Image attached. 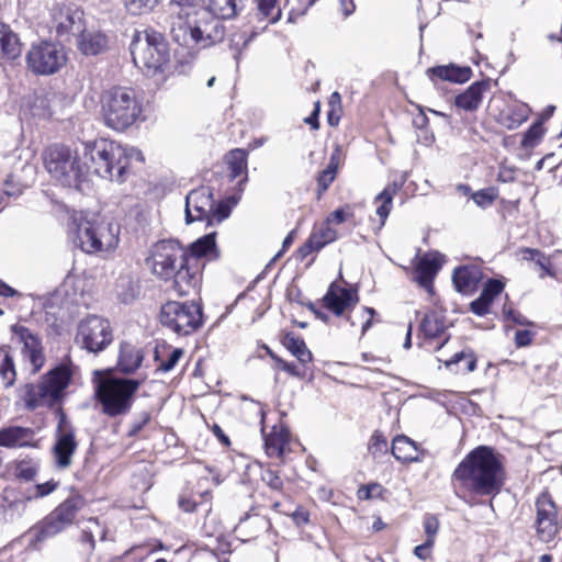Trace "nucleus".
<instances>
[{
	"mask_svg": "<svg viewBox=\"0 0 562 562\" xmlns=\"http://www.w3.org/2000/svg\"><path fill=\"white\" fill-rule=\"evenodd\" d=\"M357 302L358 294L356 291L342 288L335 282L329 285L323 297L324 306L337 316L342 315L347 308L356 305Z\"/></svg>",
	"mask_w": 562,
	"mask_h": 562,
	"instance_id": "6ab92c4d",
	"label": "nucleus"
},
{
	"mask_svg": "<svg viewBox=\"0 0 562 562\" xmlns=\"http://www.w3.org/2000/svg\"><path fill=\"white\" fill-rule=\"evenodd\" d=\"M529 114L530 109L527 104H515L507 113L502 114L501 123L507 130H516L528 120Z\"/></svg>",
	"mask_w": 562,
	"mask_h": 562,
	"instance_id": "a19ab883",
	"label": "nucleus"
},
{
	"mask_svg": "<svg viewBox=\"0 0 562 562\" xmlns=\"http://www.w3.org/2000/svg\"><path fill=\"white\" fill-rule=\"evenodd\" d=\"M277 364H278V368L288 372L289 374L293 375V376H301V372L297 370V367L292 363V362H288L279 357H272Z\"/></svg>",
	"mask_w": 562,
	"mask_h": 562,
	"instance_id": "774afa93",
	"label": "nucleus"
},
{
	"mask_svg": "<svg viewBox=\"0 0 562 562\" xmlns=\"http://www.w3.org/2000/svg\"><path fill=\"white\" fill-rule=\"evenodd\" d=\"M78 46L85 55H98L106 49L108 38L100 32H82Z\"/></svg>",
	"mask_w": 562,
	"mask_h": 562,
	"instance_id": "f704fd0d",
	"label": "nucleus"
},
{
	"mask_svg": "<svg viewBox=\"0 0 562 562\" xmlns=\"http://www.w3.org/2000/svg\"><path fill=\"white\" fill-rule=\"evenodd\" d=\"M262 481L274 491H280L283 486L281 477L271 470H267L262 473Z\"/></svg>",
	"mask_w": 562,
	"mask_h": 562,
	"instance_id": "4d7b16f0",
	"label": "nucleus"
},
{
	"mask_svg": "<svg viewBox=\"0 0 562 562\" xmlns=\"http://www.w3.org/2000/svg\"><path fill=\"white\" fill-rule=\"evenodd\" d=\"M482 277L483 273L480 267L475 265L461 266L454 269L452 281L458 292L469 293L477 286Z\"/></svg>",
	"mask_w": 562,
	"mask_h": 562,
	"instance_id": "393cba45",
	"label": "nucleus"
},
{
	"mask_svg": "<svg viewBox=\"0 0 562 562\" xmlns=\"http://www.w3.org/2000/svg\"><path fill=\"white\" fill-rule=\"evenodd\" d=\"M86 501L79 493H72L61 504H59L52 514L58 520H63L69 527L74 524L77 514L85 507Z\"/></svg>",
	"mask_w": 562,
	"mask_h": 562,
	"instance_id": "c85d7f7f",
	"label": "nucleus"
},
{
	"mask_svg": "<svg viewBox=\"0 0 562 562\" xmlns=\"http://www.w3.org/2000/svg\"><path fill=\"white\" fill-rule=\"evenodd\" d=\"M424 528L427 539L434 540L439 529V521L435 516H427L424 520Z\"/></svg>",
	"mask_w": 562,
	"mask_h": 562,
	"instance_id": "052dcab7",
	"label": "nucleus"
},
{
	"mask_svg": "<svg viewBox=\"0 0 562 562\" xmlns=\"http://www.w3.org/2000/svg\"><path fill=\"white\" fill-rule=\"evenodd\" d=\"M543 135L544 128L541 121L535 122L524 134L521 147L526 149L536 147L541 142Z\"/></svg>",
	"mask_w": 562,
	"mask_h": 562,
	"instance_id": "de8ad7c7",
	"label": "nucleus"
},
{
	"mask_svg": "<svg viewBox=\"0 0 562 562\" xmlns=\"http://www.w3.org/2000/svg\"><path fill=\"white\" fill-rule=\"evenodd\" d=\"M183 356V350L181 348H175L170 351L167 359H160V353L156 349L155 351V361H159V364L157 367V371L167 373L173 370V368L177 366L181 357Z\"/></svg>",
	"mask_w": 562,
	"mask_h": 562,
	"instance_id": "8fccbe9b",
	"label": "nucleus"
},
{
	"mask_svg": "<svg viewBox=\"0 0 562 562\" xmlns=\"http://www.w3.org/2000/svg\"><path fill=\"white\" fill-rule=\"evenodd\" d=\"M78 448L75 428L64 414H60L55 432L53 456L58 469H67L71 464L72 456Z\"/></svg>",
	"mask_w": 562,
	"mask_h": 562,
	"instance_id": "4468645a",
	"label": "nucleus"
},
{
	"mask_svg": "<svg viewBox=\"0 0 562 562\" xmlns=\"http://www.w3.org/2000/svg\"><path fill=\"white\" fill-rule=\"evenodd\" d=\"M241 191L243 189L240 188L239 193L229 195L221 200L217 204L213 202L212 211L206 218L207 226L221 224L224 220L229 217L233 207L236 206L240 200Z\"/></svg>",
	"mask_w": 562,
	"mask_h": 562,
	"instance_id": "473e14b6",
	"label": "nucleus"
},
{
	"mask_svg": "<svg viewBox=\"0 0 562 562\" xmlns=\"http://www.w3.org/2000/svg\"><path fill=\"white\" fill-rule=\"evenodd\" d=\"M471 198L477 206L485 209L493 204L496 194L493 193L492 189H484L472 193Z\"/></svg>",
	"mask_w": 562,
	"mask_h": 562,
	"instance_id": "5fc2aeb1",
	"label": "nucleus"
},
{
	"mask_svg": "<svg viewBox=\"0 0 562 562\" xmlns=\"http://www.w3.org/2000/svg\"><path fill=\"white\" fill-rule=\"evenodd\" d=\"M27 499L21 490L13 486L3 488L0 494V522H10L20 517Z\"/></svg>",
	"mask_w": 562,
	"mask_h": 562,
	"instance_id": "a211bd4d",
	"label": "nucleus"
},
{
	"mask_svg": "<svg viewBox=\"0 0 562 562\" xmlns=\"http://www.w3.org/2000/svg\"><path fill=\"white\" fill-rule=\"evenodd\" d=\"M349 210H350L349 206L335 210L334 212H331L328 215L326 223H328V224L329 223H335V224L344 223L349 216L352 215L351 212H348Z\"/></svg>",
	"mask_w": 562,
	"mask_h": 562,
	"instance_id": "bf43d9fd",
	"label": "nucleus"
},
{
	"mask_svg": "<svg viewBox=\"0 0 562 562\" xmlns=\"http://www.w3.org/2000/svg\"><path fill=\"white\" fill-rule=\"evenodd\" d=\"M57 486L58 482L49 480L45 483L36 484L33 487H27L25 491L22 492L24 493L25 498L29 502L49 495L57 488Z\"/></svg>",
	"mask_w": 562,
	"mask_h": 562,
	"instance_id": "09e8293b",
	"label": "nucleus"
},
{
	"mask_svg": "<svg viewBox=\"0 0 562 562\" xmlns=\"http://www.w3.org/2000/svg\"><path fill=\"white\" fill-rule=\"evenodd\" d=\"M392 454L396 460L405 463L420 460L416 442L404 435H398L393 439Z\"/></svg>",
	"mask_w": 562,
	"mask_h": 562,
	"instance_id": "7c9ffc66",
	"label": "nucleus"
},
{
	"mask_svg": "<svg viewBox=\"0 0 562 562\" xmlns=\"http://www.w3.org/2000/svg\"><path fill=\"white\" fill-rule=\"evenodd\" d=\"M419 329L425 338H437L446 329L445 317L438 312L430 311L422 318Z\"/></svg>",
	"mask_w": 562,
	"mask_h": 562,
	"instance_id": "e433bc0d",
	"label": "nucleus"
},
{
	"mask_svg": "<svg viewBox=\"0 0 562 562\" xmlns=\"http://www.w3.org/2000/svg\"><path fill=\"white\" fill-rule=\"evenodd\" d=\"M223 19L207 11L187 12L183 18H172L170 33L180 45L209 48L221 43L226 36Z\"/></svg>",
	"mask_w": 562,
	"mask_h": 562,
	"instance_id": "7ed1b4c3",
	"label": "nucleus"
},
{
	"mask_svg": "<svg viewBox=\"0 0 562 562\" xmlns=\"http://www.w3.org/2000/svg\"><path fill=\"white\" fill-rule=\"evenodd\" d=\"M82 13L71 8H63L55 15V29L59 37H64L74 31L81 32Z\"/></svg>",
	"mask_w": 562,
	"mask_h": 562,
	"instance_id": "cd10ccee",
	"label": "nucleus"
},
{
	"mask_svg": "<svg viewBox=\"0 0 562 562\" xmlns=\"http://www.w3.org/2000/svg\"><path fill=\"white\" fill-rule=\"evenodd\" d=\"M504 290V284L502 281L499 280H496V279H490L482 292H481V296L484 297V300L488 301L491 304L493 302V300L502 293V291Z\"/></svg>",
	"mask_w": 562,
	"mask_h": 562,
	"instance_id": "864d4df0",
	"label": "nucleus"
},
{
	"mask_svg": "<svg viewBox=\"0 0 562 562\" xmlns=\"http://www.w3.org/2000/svg\"><path fill=\"white\" fill-rule=\"evenodd\" d=\"M30 70L36 75L47 76L58 72L67 63L64 46L52 41L34 43L26 54Z\"/></svg>",
	"mask_w": 562,
	"mask_h": 562,
	"instance_id": "f8f14e48",
	"label": "nucleus"
},
{
	"mask_svg": "<svg viewBox=\"0 0 562 562\" xmlns=\"http://www.w3.org/2000/svg\"><path fill=\"white\" fill-rule=\"evenodd\" d=\"M533 334L530 330L522 329L515 333V344L517 347H527L531 344Z\"/></svg>",
	"mask_w": 562,
	"mask_h": 562,
	"instance_id": "69168bd1",
	"label": "nucleus"
},
{
	"mask_svg": "<svg viewBox=\"0 0 562 562\" xmlns=\"http://www.w3.org/2000/svg\"><path fill=\"white\" fill-rule=\"evenodd\" d=\"M187 252L173 239H164L153 245L150 255L146 259V265L151 273L160 280L169 281L175 274V270L187 261Z\"/></svg>",
	"mask_w": 562,
	"mask_h": 562,
	"instance_id": "9b49d317",
	"label": "nucleus"
},
{
	"mask_svg": "<svg viewBox=\"0 0 562 562\" xmlns=\"http://www.w3.org/2000/svg\"><path fill=\"white\" fill-rule=\"evenodd\" d=\"M442 256L439 252L425 254L418 261L414 280L427 291H431L434 279L442 267Z\"/></svg>",
	"mask_w": 562,
	"mask_h": 562,
	"instance_id": "aec40b11",
	"label": "nucleus"
},
{
	"mask_svg": "<svg viewBox=\"0 0 562 562\" xmlns=\"http://www.w3.org/2000/svg\"><path fill=\"white\" fill-rule=\"evenodd\" d=\"M226 162L229 169V178L235 180L243 176L239 181L241 187L248 179L247 177V151L240 148L231 150L226 156Z\"/></svg>",
	"mask_w": 562,
	"mask_h": 562,
	"instance_id": "72a5a7b5",
	"label": "nucleus"
},
{
	"mask_svg": "<svg viewBox=\"0 0 562 562\" xmlns=\"http://www.w3.org/2000/svg\"><path fill=\"white\" fill-rule=\"evenodd\" d=\"M31 435L29 428L19 426H11L0 430V446L2 447H16L24 446Z\"/></svg>",
	"mask_w": 562,
	"mask_h": 562,
	"instance_id": "ea45409f",
	"label": "nucleus"
},
{
	"mask_svg": "<svg viewBox=\"0 0 562 562\" xmlns=\"http://www.w3.org/2000/svg\"><path fill=\"white\" fill-rule=\"evenodd\" d=\"M434 542L435 540L427 539L423 544L415 547L414 554L420 560L428 559L430 549L434 547Z\"/></svg>",
	"mask_w": 562,
	"mask_h": 562,
	"instance_id": "338daca9",
	"label": "nucleus"
},
{
	"mask_svg": "<svg viewBox=\"0 0 562 562\" xmlns=\"http://www.w3.org/2000/svg\"><path fill=\"white\" fill-rule=\"evenodd\" d=\"M124 7L132 15H144L150 13L160 0H123Z\"/></svg>",
	"mask_w": 562,
	"mask_h": 562,
	"instance_id": "a18cd8bd",
	"label": "nucleus"
},
{
	"mask_svg": "<svg viewBox=\"0 0 562 562\" xmlns=\"http://www.w3.org/2000/svg\"><path fill=\"white\" fill-rule=\"evenodd\" d=\"M67 528H69L67 524L63 520H58V518L54 517L50 513L29 530V537L32 544L36 546L37 543L44 542L59 535Z\"/></svg>",
	"mask_w": 562,
	"mask_h": 562,
	"instance_id": "4be33fe9",
	"label": "nucleus"
},
{
	"mask_svg": "<svg viewBox=\"0 0 562 562\" xmlns=\"http://www.w3.org/2000/svg\"><path fill=\"white\" fill-rule=\"evenodd\" d=\"M151 415L150 413L143 411L136 414L131 422L127 436L135 437L138 432L150 422Z\"/></svg>",
	"mask_w": 562,
	"mask_h": 562,
	"instance_id": "603ef678",
	"label": "nucleus"
},
{
	"mask_svg": "<svg viewBox=\"0 0 562 562\" xmlns=\"http://www.w3.org/2000/svg\"><path fill=\"white\" fill-rule=\"evenodd\" d=\"M504 316L507 321H512L513 323L515 324H518V325H522V326H527V325H530L531 323L524 316L521 315L518 311H515L513 308H506L504 307Z\"/></svg>",
	"mask_w": 562,
	"mask_h": 562,
	"instance_id": "0e129e2a",
	"label": "nucleus"
},
{
	"mask_svg": "<svg viewBox=\"0 0 562 562\" xmlns=\"http://www.w3.org/2000/svg\"><path fill=\"white\" fill-rule=\"evenodd\" d=\"M171 288L179 296L189 295L199 283V274L196 270H191L189 267V258L184 265H180L171 280Z\"/></svg>",
	"mask_w": 562,
	"mask_h": 562,
	"instance_id": "b1692460",
	"label": "nucleus"
},
{
	"mask_svg": "<svg viewBox=\"0 0 562 562\" xmlns=\"http://www.w3.org/2000/svg\"><path fill=\"white\" fill-rule=\"evenodd\" d=\"M453 484L480 496L497 495L506 480L505 457L490 446H477L454 469Z\"/></svg>",
	"mask_w": 562,
	"mask_h": 562,
	"instance_id": "f03ea898",
	"label": "nucleus"
},
{
	"mask_svg": "<svg viewBox=\"0 0 562 562\" xmlns=\"http://www.w3.org/2000/svg\"><path fill=\"white\" fill-rule=\"evenodd\" d=\"M11 330L14 334L16 341L22 345L21 353L23 359L29 361L31 372H38L45 362L43 346L40 338L22 325L15 324L11 327Z\"/></svg>",
	"mask_w": 562,
	"mask_h": 562,
	"instance_id": "dca6fc26",
	"label": "nucleus"
},
{
	"mask_svg": "<svg viewBox=\"0 0 562 562\" xmlns=\"http://www.w3.org/2000/svg\"><path fill=\"white\" fill-rule=\"evenodd\" d=\"M289 442V434L286 430L273 427L271 432L265 437V449L269 457L281 458L284 448Z\"/></svg>",
	"mask_w": 562,
	"mask_h": 562,
	"instance_id": "c9c22d12",
	"label": "nucleus"
},
{
	"mask_svg": "<svg viewBox=\"0 0 562 562\" xmlns=\"http://www.w3.org/2000/svg\"><path fill=\"white\" fill-rule=\"evenodd\" d=\"M196 8H205V0H171L170 1V10L172 14H177L176 18H179L181 14L183 18L187 12L194 13L196 12Z\"/></svg>",
	"mask_w": 562,
	"mask_h": 562,
	"instance_id": "49530a36",
	"label": "nucleus"
},
{
	"mask_svg": "<svg viewBox=\"0 0 562 562\" xmlns=\"http://www.w3.org/2000/svg\"><path fill=\"white\" fill-rule=\"evenodd\" d=\"M311 237L312 244H316V248L322 249L327 244L336 240L337 232L328 223H324L312 233Z\"/></svg>",
	"mask_w": 562,
	"mask_h": 562,
	"instance_id": "c03bdc74",
	"label": "nucleus"
},
{
	"mask_svg": "<svg viewBox=\"0 0 562 562\" xmlns=\"http://www.w3.org/2000/svg\"><path fill=\"white\" fill-rule=\"evenodd\" d=\"M284 347L294 356L301 364L312 361V352L307 349L305 341L294 334H286L283 339Z\"/></svg>",
	"mask_w": 562,
	"mask_h": 562,
	"instance_id": "58836bf2",
	"label": "nucleus"
},
{
	"mask_svg": "<svg viewBox=\"0 0 562 562\" xmlns=\"http://www.w3.org/2000/svg\"><path fill=\"white\" fill-rule=\"evenodd\" d=\"M71 378L70 363L61 362L46 372L40 383H26L20 386L16 391L18 397L30 411L40 406L53 407L63 398Z\"/></svg>",
	"mask_w": 562,
	"mask_h": 562,
	"instance_id": "39448f33",
	"label": "nucleus"
},
{
	"mask_svg": "<svg viewBox=\"0 0 562 562\" xmlns=\"http://www.w3.org/2000/svg\"><path fill=\"white\" fill-rule=\"evenodd\" d=\"M428 77L434 80L435 78L450 81L453 83H463L470 80L472 69L468 66H457L453 64L447 66H436L427 69Z\"/></svg>",
	"mask_w": 562,
	"mask_h": 562,
	"instance_id": "a878e982",
	"label": "nucleus"
},
{
	"mask_svg": "<svg viewBox=\"0 0 562 562\" xmlns=\"http://www.w3.org/2000/svg\"><path fill=\"white\" fill-rule=\"evenodd\" d=\"M190 250L193 257L200 258L204 256L217 257V249L215 243V233H209L201 238L193 241L190 246Z\"/></svg>",
	"mask_w": 562,
	"mask_h": 562,
	"instance_id": "79ce46f5",
	"label": "nucleus"
},
{
	"mask_svg": "<svg viewBox=\"0 0 562 562\" xmlns=\"http://www.w3.org/2000/svg\"><path fill=\"white\" fill-rule=\"evenodd\" d=\"M491 87L490 80L483 79L473 82L462 93H459L454 98V105L467 112L476 111L483 99L484 92Z\"/></svg>",
	"mask_w": 562,
	"mask_h": 562,
	"instance_id": "412c9836",
	"label": "nucleus"
},
{
	"mask_svg": "<svg viewBox=\"0 0 562 562\" xmlns=\"http://www.w3.org/2000/svg\"><path fill=\"white\" fill-rule=\"evenodd\" d=\"M381 491H382L381 485H379V484H369V485L362 486L358 491V496L361 499H369V498H372L374 496L380 495Z\"/></svg>",
	"mask_w": 562,
	"mask_h": 562,
	"instance_id": "e2e57ef3",
	"label": "nucleus"
},
{
	"mask_svg": "<svg viewBox=\"0 0 562 562\" xmlns=\"http://www.w3.org/2000/svg\"><path fill=\"white\" fill-rule=\"evenodd\" d=\"M245 0H205L203 11L221 19H232L244 8Z\"/></svg>",
	"mask_w": 562,
	"mask_h": 562,
	"instance_id": "2f4dec72",
	"label": "nucleus"
},
{
	"mask_svg": "<svg viewBox=\"0 0 562 562\" xmlns=\"http://www.w3.org/2000/svg\"><path fill=\"white\" fill-rule=\"evenodd\" d=\"M144 360V353L142 349L123 342L120 347V353L117 359V370L124 374H131L135 372Z\"/></svg>",
	"mask_w": 562,
	"mask_h": 562,
	"instance_id": "bb28decb",
	"label": "nucleus"
},
{
	"mask_svg": "<svg viewBox=\"0 0 562 562\" xmlns=\"http://www.w3.org/2000/svg\"><path fill=\"white\" fill-rule=\"evenodd\" d=\"M112 329L108 319L91 315L80 322L76 341L89 352H100L112 341Z\"/></svg>",
	"mask_w": 562,
	"mask_h": 562,
	"instance_id": "ddd939ff",
	"label": "nucleus"
},
{
	"mask_svg": "<svg viewBox=\"0 0 562 562\" xmlns=\"http://www.w3.org/2000/svg\"><path fill=\"white\" fill-rule=\"evenodd\" d=\"M0 379L5 387H10L16 380L13 359L7 348H0Z\"/></svg>",
	"mask_w": 562,
	"mask_h": 562,
	"instance_id": "37998d69",
	"label": "nucleus"
},
{
	"mask_svg": "<svg viewBox=\"0 0 562 562\" xmlns=\"http://www.w3.org/2000/svg\"><path fill=\"white\" fill-rule=\"evenodd\" d=\"M536 530L542 542H550L559 531L558 509L548 492H542L536 501Z\"/></svg>",
	"mask_w": 562,
	"mask_h": 562,
	"instance_id": "2eb2a0df",
	"label": "nucleus"
},
{
	"mask_svg": "<svg viewBox=\"0 0 562 562\" xmlns=\"http://www.w3.org/2000/svg\"><path fill=\"white\" fill-rule=\"evenodd\" d=\"M160 323L178 335H190L202 326V308L194 301H169L161 306Z\"/></svg>",
	"mask_w": 562,
	"mask_h": 562,
	"instance_id": "9d476101",
	"label": "nucleus"
},
{
	"mask_svg": "<svg viewBox=\"0 0 562 562\" xmlns=\"http://www.w3.org/2000/svg\"><path fill=\"white\" fill-rule=\"evenodd\" d=\"M256 3L257 10L248 15L247 22L229 34V49L237 63L249 43L281 18L277 0H256Z\"/></svg>",
	"mask_w": 562,
	"mask_h": 562,
	"instance_id": "1a4fd4ad",
	"label": "nucleus"
},
{
	"mask_svg": "<svg viewBox=\"0 0 562 562\" xmlns=\"http://www.w3.org/2000/svg\"><path fill=\"white\" fill-rule=\"evenodd\" d=\"M22 45L18 35L0 22V54L3 59L14 60L21 56Z\"/></svg>",
	"mask_w": 562,
	"mask_h": 562,
	"instance_id": "c756f323",
	"label": "nucleus"
},
{
	"mask_svg": "<svg viewBox=\"0 0 562 562\" xmlns=\"http://www.w3.org/2000/svg\"><path fill=\"white\" fill-rule=\"evenodd\" d=\"M337 172L324 169L317 177L318 193L325 192L336 178Z\"/></svg>",
	"mask_w": 562,
	"mask_h": 562,
	"instance_id": "6e6d98bb",
	"label": "nucleus"
},
{
	"mask_svg": "<svg viewBox=\"0 0 562 562\" xmlns=\"http://www.w3.org/2000/svg\"><path fill=\"white\" fill-rule=\"evenodd\" d=\"M37 474V468L27 461H21L15 465L14 475L16 479L30 482L35 479Z\"/></svg>",
	"mask_w": 562,
	"mask_h": 562,
	"instance_id": "3c124183",
	"label": "nucleus"
},
{
	"mask_svg": "<svg viewBox=\"0 0 562 562\" xmlns=\"http://www.w3.org/2000/svg\"><path fill=\"white\" fill-rule=\"evenodd\" d=\"M136 67L147 76L162 74L170 61V50L164 35L153 29L135 31L130 45Z\"/></svg>",
	"mask_w": 562,
	"mask_h": 562,
	"instance_id": "423d86ee",
	"label": "nucleus"
},
{
	"mask_svg": "<svg viewBox=\"0 0 562 562\" xmlns=\"http://www.w3.org/2000/svg\"><path fill=\"white\" fill-rule=\"evenodd\" d=\"M101 110L106 126L115 131H125L138 119L142 104L134 89L116 86L103 92Z\"/></svg>",
	"mask_w": 562,
	"mask_h": 562,
	"instance_id": "0eeeda50",
	"label": "nucleus"
},
{
	"mask_svg": "<svg viewBox=\"0 0 562 562\" xmlns=\"http://www.w3.org/2000/svg\"><path fill=\"white\" fill-rule=\"evenodd\" d=\"M69 238L76 247L87 254L106 251L116 247L119 227L111 223L92 222L81 215H75L69 224Z\"/></svg>",
	"mask_w": 562,
	"mask_h": 562,
	"instance_id": "6e6552de",
	"label": "nucleus"
},
{
	"mask_svg": "<svg viewBox=\"0 0 562 562\" xmlns=\"http://www.w3.org/2000/svg\"><path fill=\"white\" fill-rule=\"evenodd\" d=\"M213 192L210 187L191 190L186 196V223L206 221L213 207Z\"/></svg>",
	"mask_w": 562,
	"mask_h": 562,
	"instance_id": "f3484780",
	"label": "nucleus"
},
{
	"mask_svg": "<svg viewBox=\"0 0 562 562\" xmlns=\"http://www.w3.org/2000/svg\"><path fill=\"white\" fill-rule=\"evenodd\" d=\"M445 366L451 372L465 374L475 370L476 359L471 351H460L445 360Z\"/></svg>",
	"mask_w": 562,
	"mask_h": 562,
	"instance_id": "4c0bfd02",
	"label": "nucleus"
},
{
	"mask_svg": "<svg viewBox=\"0 0 562 562\" xmlns=\"http://www.w3.org/2000/svg\"><path fill=\"white\" fill-rule=\"evenodd\" d=\"M491 303L481 295L471 302L470 310L477 316H484L490 312Z\"/></svg>",
	"mask_w": 562,
	"mask_h": 562,
	"instance_id": "13d9d810",
	"label": "nucleus"
},
{
	"mask_svg": "<svg viewBox=\"0 0 562 562\" xmlns=\"http://www.w3.org/2000/svg\"><path fill=\"white\" fill-rule=\"evenodd\" d=\"M405 182V178L400 181L390 182L375 198L374 204L376 205L375 214L379 217L380 225L379 228H382L391 213L393 207V199L398 193V191L403 188Z\"/></svg>",
	"mask_w": 562,
	"mask_h": 562,
	"instance_id": "5701e85b",
	"label": "nucleus"
},
{
	"mask_svg": "<svg viewBox=\"0 0 562 562\" xmlns=\"http://www.w3.org/2000/svg\"><path fill=\"white\" fill-rule=\"evenodd\" d=\"M144 379L102 376L94 382V397L110 418L127 415Z\"/></svg>",
	"mask_w": 562,
	"mask_h": 562,
	"instance_id": "20e7f679",
	"label": "nucleus"
},
{
	"mask_svg": "<svg viewBox=\"0 0 562 562\" xmlns=\"http://www.w3.org/2000/svg\"><path fill=\"white\" fill-rule=\"evenodd\" d=\"M369 448L370 449H374L375 451H379V452H386V450H387V441L383 437L382 434H380L379 431H375L371 436Z\"/></svg>",
	"mask_w": 562,
	"mask_h": 562,
	"instance_id": "680f3d73",
	"label": "nucleus"
},
{
	"mask_svg": "<svg viewBox=\"0 0 562 562\" xmlns=\"http://www.w3.org/2000/svg\"><path fill=\"white\" fill-rule=\"evenodd\" d=\"M83 156L90 165L80 162L77 150L55 144L44 153V165L50 177L64 187L78 188L90 168L103 179L123 183L133 160L144 162L143 153L135 147H123L115 142L98 139L83 144Z\"/></svg>",
	"mask_w": 562,
	"mask_h": 562,
	"instance_id": "f257e3e1",
	"label": "nucleus"
}]
</instances>
